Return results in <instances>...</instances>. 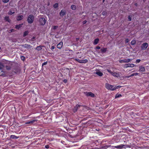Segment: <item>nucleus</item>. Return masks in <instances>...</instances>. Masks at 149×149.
Instances as JSON below:
<instances>
[{
  "instance_id": "42",
  "label": "nucleus",
  "mask_w": 149,
  "mask_h": 149,
  "mask_svg": "<svg viewBox=\"0 0 149 149\" xmlns=\"http://www.w3.org/2000/svg\"><path fill=\"white\" fill-rule=\"evenodd\" d=\"M47 64V62H44L42 64V66H43V65H46Z\"/></svg>"
},
{
  "instance_id": "60",
  "label": "nucleus",
  "mask_w": 149,
  "mask_h": 149,
  "mask_svg": "<svg viewBox=\"0 0 149 149\" xmlns=\"http://www.w3.org/2000/svg\"><path fill=\"white\" fill-rule=\"evenodd\" d=\"M145 1V0H143V1H144V2Z\"/></svg>"
},
{
  "instance_id": "21",
  "label": "nucleus",
  "mask_w": 149,
  "mask_h": 149,
  "mask_svg": "<svg viewBox=\"0 0 149 149\" xmlns=\"http://www.w3.org/2000/svg\"><path fill=\"white\" fill-rule=\"evenodd\" d=\"M79 106L78 104L76 105V106L73 109V111L74 112H75L77 111V108Z\"/></svg>"
},
{
  "instance_id": "1",
  "label": "nucleus",
  "mask_w": 149,
  "mask_h": 149,
  "mask_svg": "<svg viewBox=\"0 0 149 149\" xmlns=\"http://www.w3.org/2000/svg\"><path fill=\"white\" fill-rule=\"evenodd\" d=\"M105 88L108 90L114 91L116 88H114V86L111 85L108 83H106L105 85Z\"/></svg>"
},
{
  "instance_id": "16",
  "label": "nucleus",
  "mask_w": 149,
  "mask_h": 149,
  "mask_svg": "<svg viewBox=\"0 0 149 149\" xmlns=\"http://www.w3.org/2000/svg\"><path fill=\"white\" fill-rule=\"evenodd\" d=\"M107 48L103 47L101 49V51L102 53H105L107 51Z\"/></svg>"
},
{
  "instance_id": "55",
  "label": "nucleus",
  "mask_w": 149,
  "mask_h": 149,
  "mask_svg": "<svg viewBox=\"0 0 149 149\" xmlns=\"http://www.w3.org/2000/svg\"><path fill=\"white\" fill-rule=\"evenodd\" d=\"M87 22V21L86 20H84V24H86Z\"/></svg>"
},
{
  "instance_id": "52",
  "label": "nucleus",
  "mask_w": 149,
  "mask_h": 149,
  "mask_svg": "<svg viewBox=\"0 0 149 149\" xmlns=\"http://www.w3.org/2000/svg\"><path fill=\"white\" fill-rule=\"evenodd\" d=\"M67 81V80L66 79H65L64 80V82L65 83H66Z\"/></svg>"
},
{
  "instance_id": "32",
  "label": "nucleus",
  "mask_w": 149,
  "mask_h": 149,
  "mask_svg": "<svg viewBox=\"0 0 149 149\" xmlns=\"http://www.w3.org/2000/svg\"><path fill=\"white\" fill-rule=\"evenodd\" d=\"M41 49H42L41 47L40 46H38L36 49L38 50H41Z\"/></svg>"
},
{
  "instance_id": "38",
  "label": "nucleus",
  "mask_w": 149,
  "mask_h": 149,
  "mask_svg": "<svg viewBox=\"0 0 149 149\" xmlns=\"http://www.w3.org/2000/svg\"><path fill=\"white\" fill-rule=\"evenodd\" d=\"M121 86H114V88H116V90L118 88H120L121 87Z\"/></svg>"
},
{
  "instance_id": "6",
  "label": "nucleus",
  "mask_w": 149,
  "mask_h": 149,
  "mask_svg": "<svg viewBox=\"0 0 149 149\" xmlns=\"http://www.w3.org/2000/svg\"><path fill=\"white\" fill-rule=\"evenodd\" d=\"M39 22L41 25H44L46 23V20L44 18H41L39 19Z\"/></svg>"
},
{
  "instance_id": "59",
  "label": "nucleus",
  "mask_w": 149,
  "mask_h": 149,
  "mask_svg": "<svg viewBox=\"0 0 149 149\" xmlns=\"http://www.w3.org/2000/svg\"><path fill=\"white\" fill-rule=\"evenodd\" d=\"M33 39H34L35 38L33 37Z\"/></svg>"
},
{
  "instance_id": "39",
  "label": "nucleus",
  "mask_w": 149,
  "mask_h": 149,
  "mask_svg": "<svg viewBox=\"0 0 149 149\" xmlns=\"http://www.w3.org/2000/svg\"><path fill=\"white\" fill-rule=\"evenodd\" d=\"M77 61H78L80 63H82L83 62V60H80L79 59H76Z\"/></svg>"
},
{
  "instance_id": "41",
  "label": "nucleus",
  "mask_w": 149,
  "mask_h": 149,
  "mask_svg": "<svg viewBox=\"0 0 149 149\" xmlns=\"http://www.w3.org/2000/svg\"><path fill=\"white\" fill-rule=\"evenodd\" d=\"M9 0H3V1L4 3H6L7 2H8Z\"/></svg>"
},
{
  "instance_id": "28",
  "label": "nucleus",
  "mask_w": 149,
  "mask_h": 149,
  "mask_svg": "<svg viewBox=\"0 0 149 149\" xmlns=\"http://www.w3.org/2000/svg\"><path fill=\"white\" fill-rule=\"evenodd\" d=\"M128 20L129 21H131L132 20V16L131 15H129L128 17Z\"/></svg>"
},
{
  "instance_id": "33",
  "label": "nucleus",
  "mask_w": 149,
  "mask_h": 149,
  "mask_svg": "<svg viewBox=\"0 0 149 149\" xmlns=\"http://www.w3.org/2000/svg\"><path fill=\"white\" fill-rule=\"evenodd\" d=\"M58 6V3H56L54 5V8H57Z\"/></svg>"
},
{
  "instance_id": "26",
  "label": "nucleus",
  "mask_w": 149,
  "mask_h": 149,
  "mask_svg": "<svg viewBox=\"0 0 149 149\" xmlns=\"http://www.w3.org/2000/svg\"><path fill=\"white\" fill-rule=\"evenodd\" d=\"M71 8L73 10H75L76 8V6L74 5H72L71 7Z\"/></svg>"
},
{
  "instance_id": "18",
  "label": "nucleus",
  "mask_w": 149,
  "mask_h": 149,
  "mask_svg": "<svg viewBox=\"0 0 149 149\" xmlns=\"http://www.w3.org/2000/svg\"><path fill=\"white\" fill-rule=\"evenodd\" d=\"M14 13V9H11L9 11L8 14L10 15H12Z\"/></svg>"
},
{
  "instance_id": "9",
  "label": "nucleus",
  "mask_w": 149,
  "mask_h": 149,
  "mask_svg": "<svg viewBox=\"0 0 149 149\" xmlns=\"http://www.w3.org/2000/svg\"><path fill=\"white\" fill-rule=\"evenodd\" d=\"M86 95L87 96H91L92 97H93L95 96V94L91 92H86Z\"/></svg>"
},
{
  "instance_id": "49",
  "label": "nucleus",
  "mask_w": 149,
  "mask_h": 149,
  "mask_svg": "<svg viewBox=\"0 0 149 149\" xmlns=\"http://www.w3.org/2000/svg\"><path fill=\"white\" fill-rule=\"evenodd\" d=\"M107 147L108 148L111 147V145H107Z\"/></svg>"
},
{
  "instance_id": "22",
  "label": "nucleus",
  "mask_w": 149,
  "mask_h": 149,
  "mask_svg": "<svg viewBox=\"0 0 149 149\" xmlns=\"http://www.w3.org/2000/svg\"><path fill=\"white\" fill-rule=\"evenodd\" d=\"M5 67V66L3 63L0 62V70L3 69Z\"/></svg>"
},
{
  "instance_id": "27",
  "label": "nucleus",
  "mask_w": 149,
  "mask_h": 149,
  "mask_svg": "<svg viewBox=\"0 0 149 149\" xmlns=\"http://www.w3.org/2000/svg\"><path fill=\"white\" fill-rule=\"evenodd\" d=\"M22 24H19L18 25H16L15 26V28L17 29H19L22 26Z\"/></svg>"
},
{
  "instance_id": "30",
  "label": "nucleus",
  "mask_w": 149,
  "mask_h": 149,
  "mask_svg": "<svg viewBox=\"0 0 149 149\" xmlns=\"http://www.w3.org/2000/svg\"><path fill=\"white\" fill-rule=\"evenodd\" d=\"M121 96H122V95L121 94H117L116 95L115 98H117L119 97H120Z\"/></svg>"
},
{
  "instance_id": "17",
  "label": "nucleus",
  "mask_w": 149,
  "mask_h": 149,
  "mask_svg": "<svg viewBox=\"0 0 149 149\" xmlns=\"http://www.w3.org/2000/svg\"><path fill=\"white\" fill-rule=\"evenodd\" d=\"M65 13V11L63 10H62L60 13V15L61 16H64Z\"/></svg>"
},
{
  "instance_id": "24",
  "label": "nucleus",
  "mask_w": 149,
  "mask_h": 149,
  "mask_svg": "<svg viewBox=\"0 0 149 149\" xmlns=\"http://www.w3.org/2000/svg\"><path fill=\"white\" fill-rule=\"evenodd\" d=\"M136 41L134 39H133L131 42V44L132 45H134L136 43Z\"/></svg>"
},
{
  "instance_id": "48",
  "label": "nucleus",
  "mask_w": 149,
  "mask_h": 149,
  "mask_svg": "<svg viewBox=\"0 0 149 149\" xmlns=\"http://www.w3.org/2000/svg\"><path fill=\"white\" fill-rule=\"evenodd\" d=\"M55 48V47H54V46H53L52 47H51V49L52 50V49H54Z\"/></svg>"
},
{
  "instance_id": "58",
  "label": "nucleus",
  "mask_w": 149,
  "mask_h": 149,
  "mask_svg": "<svg viewBox=\"0 0 149 149\" xmlns=\"http://www.w3.org/2000/svg\"><path fill=\"white\" fill-rule=\"evenodd\" d=\"M105 0H103L102 1V2L103 3H104V1H105Z\"/></svg>"
},
{
  "instance_id": "13",
  "label": "nucleus",
  "mask_w": 149,
  "mask_h": 149,
  "mask_svg": "<svg viewBox=\"0 0 149 149\" xmlns=\"http://www.w3.org/2000/svg\"><path fill=\"white\" fill-rule=\"evenodd\" d=\"M22 46L25 48L27 49H30L31 47L30 45L26 44L23 45Z\"/></svg>"
},
{
  "instance_id": "54",
  "label": "nucleus",
  "mask_w": 149,
  "mask_h": 149,
  "mask_svg": "<svg viewBox=\"0 0 149 149\" xmlns=\"http://www.w3.org/2000/svg\"><path fill=\"white\" fill-rule=\"evenodd\" d=\"M104 148H108V147H107V146H104Z\"/></svg>"
},
{
  "instance_id": "62",
  "label": "nucleus",
  "mask_w": 149,
  "mask_h": 149,
  "mask_svg": "<svg viewBox=\"0 0 149 149\" xmlns=\"http://www.w3.org/2000/svg\"><path fill=\"white\" fill-rule=\"evenodd\" d=\"M1 49V48L0 47V49Z\"/></svg>"
},
{
  "instance_id": "40",
  "label": "nucleus",
  "mask_w": 149,
  "mask_h": 149,
  "mask_svg": "<svg viewBox=\"0 0 149 149\" xmlns=\"http://www.w3.org/2000/svg\"><path fill=\"white\" fill-rule=\"evenodd\" d=\"M141 61V60L140 59H137L136 61V63H139Z\"/></svg>"
},
{
  "instance_id": "11",
  "label": "nucleus",
  "mask_w": 149,
  "mask_h": 149,
  "mask_svg": "<svg viewBox=\"0 0 149 149\" xmlns=\"http://www.w3.org/2000/svg\"><path fill=\"white\" fill-rule=\"evenodd\" d=\"M63 45V43L62 42H60L57 45V48L61 49L62 48Z\"/></svg>"
},
{
  "instance_id": "50",
  "label": "nucleus",
  "mask_w": 149,
  "mask_h": 149,
  "mask_svg": "<svg viewBox=\"0 0 149 149\" xmlns=\"http://www.w3.org/2000/svg\"><path fill=\"white\" fill-rule=\"evenodd\" d=\"M87 60H84V63L87 62Z\"/></svg>"
},
{
  "instance_id": "19",
  "label": "nucleus",
  "mask_w": 149,
  "mask_h": 149,
  "mask_svg": "<svg viewBox=\"0 0 149 149\" xmlns=\"http://www.w3.org/2000/svg\"><path fill=\"white\" fill-rule=\"evenodd\" d=\"M132 60L131 59H124L125 63H128L131 61Z\"/></svg>"
},
{
  "instance_id": "4",
  "label": "nucleus",
  "mask_w": 149,
  "mask_h": 149,
  "mask_svg": "<svg viewBox=\"0 0 149 149\" xmlns=\"http://www.w3.org/2000/svg\"><path fill=\"white\" fill-rule=\"evenodd\" d=\"M108 72L114 77H118L119 76V74L115 72H112L110 70H107Z\"/></svg>"
},
{
  "instance_id": "12",
  "label": "nucleus",
  "mask_w": 149,
  "mask_h": 149,
  "mask_svg": "<svg viewBox=\"0 0 149 149\" xmlns=\"http://www.w3.org/2000/svg\"><path fill=\"white\" fill-rule=\"evenodd\" d=\"M139 71L142 72H144L145 71L144 67L141 65L139 67Z\"/></svg>"
},
{
  "instance_id": "57",
  "label": "nucleus",
  "mask_w": 149,
  "mask_h": 149,
  "mask_svg": "<svg viewBox=\"0 0 149 149\" xmlns=\"http://www.w3.org/2000/svg\"><path fill=\"white\" fill-rule=\"evenodd\" d=\"M45 147L46 148H48V146H46Z\"/></svg>"
},
{
  "instance_id": "43",
  "label": "nucleus",
  "mask_w": 149,
  "mask_h": 149,
  "mask_svg": "<svg viewBox=\"0 0 149 149\" xmlns=\"http://www.w3.org/2000/svg\"><path fill=\"white\" fill-rule=\"evenodd\" d=\"M134 76H136L137 75H138L139 74V73H134Z\"/></svg>"
},
{
  "instance_id": "2",
  "label": "nucleus",
  "mask_w": 149,
  "mask_h": 149,
  "mask_svg": "<svg viewBox=\"0 0 149 149\" xmlns=\"http://www.w3.org/2000/svg\"><path fill=\"white\" fill-rule=\"evenodd\" d=\"M129 145L120 144L119 145L115 146H113L112 147L117 148L121 149L122 148H126L128 147Z\"/></svg>"
},
{
  "instance_id": "44",
  "label": "nucleus",
  "mask_w": 149,
  "mask_h": 149,
  "mask_svg": "<svg viewBox=\"0 0 149 149\" xmlns=\"http://www.w3.org/2000/svg\"><path fill=\"white\" fill-rule=\"evenodd\" d=\"M95 48L97 49H100V46H97Z\"/></svg>"
},
{
  "instance_id": "23",
  "label": "nucleus",
  "mask_w": 149,
  "mask_h": 149,
  "mask_svg": "<svg viewBox=\"0 0 149 149\" xmlns=\"http://www.w3.org/2000/svg\"><path fill=\"white\" fill-rule=\"evenodd\" d=\"M10 138L12 139H17L19 137L15 135H11L10 136Z\"/></svg>"
},
{
  "instance_id": "36",
  "label": "nucleus",
  "mask_w": 149,
  "mask_h": 149,
  "mask_svg": "<svg viewBox=\"0 0 149 149\" xmlns=\"http://www.w3.org/2000/svg\"><path fill=\"white\" fill-rule=\"evenodd\" d=\"M119 62L120 63H125L124 59H123V60H119Z\"/></svg>"
},
{
  "instance_id": "35",
  "label": "nucleus",
  "mask_w": 149,
  "mask_h": 149,
  "mask_svg": "<svg viewBox=\"0 0 149 149\" xmlns=\"http://www.w3.org/2000/svg\"><path fill=\"white\" fill-rule=\"evenodd\" d=\"M129 41V40L128 38H126L125 40V42L126 44Z\"/></svg>"
},
{
  "instance_id": "5",
  "label": "nucleus",
  "mask_w": 149,
  "mask_h": 149,
  "mask_svg": "<svg viewBox=\"0 0 149 149\" xmlns=\"http://www.w3.org/2000/svg\"><path fill=\"white\" fill-rule=\"evenodd\" d=\"M148 44L147 43L145 42L143 44L141 47V49L142 50H145L148 47Z\"/></svg>"
},
{
  "instance_id": "47",
  "label": "nucleus",
  "mask_w": 149,
  "mask_h": 149,
  "mask_svg": "<svg viewBox=\"0 0 149 149\" xmlns=\"http://www.w3.org/2000/svg\"><path fill=\"white\" fill-rule=\"evenodd\" d=\"M10 32H13L14 31V30L13 29H11L10 30Z\"/></svg>"
},
{
  "instance_id": "20",
  "label": "nucleus",
  "mask_w": 149,
  "mask_h": 149,
  "mask_svg": "<svg viewBox=\"0 0 149 149\" xmlns=\"http://www.w3.org/2000/svg\"><path fill=\"white\" fill-rule=\"evenodd\" d=\"M23 15H19L17 17V19L18 21L20 20L23 19Z\"/></svg>"
},
{
  "instance_id": "56",
  "label": "nucleus",
  "mask_w": 149,
  "mask_h": 149,
  "mask_svg": "<svg viewBox=\"0 0 149 149\" xmlns=\"http://www.w3.org/2000/svg\"><path fill=\"white\" fill-rule=\"evenodd\" d=\"M130 77V76H127L126 77L127 78H129V77Z\"/></svg>"
},
{
  "instance_id": "34",
  "label": "nucleus",
  "mask_w": 149,
  "mask_h": 149,
  "mask_svg": "<svg viewBox=\"0 0 149 149\" xmlns=\"http://www.w3.org/2000/svg\"><path fill=\"white\" fill-rule=\"evenodd\" d=\"M89 109V107L84 106V111L88 110Z\"/></svg>"
},
{
  "instance_id": "8",
  "label": "nucleus",
  "mask_w": 149,
  "mask_h": 149,
  "mask_svg": "<svg viewBox=\"0 0 149 149\" xmlns=\"http://www.w3.org/2000/svg\"><path fill=\"white\" fill-rule=\"evenodd\" d=\"M6 73L4 70V68L0 70V76L5 77L6 76Z\"/></svg>"
},
{
  "instance_id": "53",
  "label": "nucleus",
  "mask_w": 149,
  "mask_h": 149,
  "mask_svg": "<svg viewBox=\"0 0 149 149\" xmlns=\"http://www.w3.org/2000/svg\"><path fill=\"white\" fill-rule=\"evenodd\" d=\"M133 76H134V74H133V73L132 74H131V75H130V77H132Z\"/></svg>"
},
{
  "instance_id": "25",
  "label": "nucleus",
  "mask_w": 149,
  "mask_h": 149,
  "mask_svg": "<svg viewBox=\"0 0 149 149\" xmlns=\"http://www.w3.org/2000/svg\"><path fill=\"white\" fill-rule=\"evenodd\" d=\"M4 19L9 22H10V20L9 19V17L8 16L5 17H4Z\"/></svg>"
},
{
  "instance_id": "10",
  "label": "nucleus",
  "mask_w": 149,
  "mask_h": 149,
  "mask_svg": "<svg viewBox=\"0 0 149 149\" xmlns=\"http://www.w3.org/2000/svg\"><path fill=\"white\" fill-rule=\"evenodd\" d=\"M37 120H33L30 121L26 122L25 123V124H33L35 122H37Z\"/></svg>"
},
{
  "instance_id": "15",
  "label": "nucleus",
  "mask_w": 149,
  "mask_h": 149,
  "mask_svg": "<svg viewBox=\"0 0 149 149\" xmlns=\"http://www.w3.org/2000/svg\"><path fill=\"white\" fill-rule=\"evenodd\" d=\"M96 74L100 77L102 76L103 75V73L99 70L96 71Z\"/></svg>"
},
{
  "instance_id": "51",
  "label": "nucleus",
  "mask_w": 149,
  "mask_h": 149,
  "mask_svg": "<svg viewBox=\"0 0 149 149\" xmlns=\"http://www.w3.org/2000/svg\"><path fill=\"white\" fill-rule=\"evenodd\" d=\"M134 5L136 6H137L138 5V4L137 3H135V4H134Z\"/></svg>"
},
{
  "instance_id": "7",
  "label": "nucleus",
  "mask_w": 149,
  "mask_h": 149,
  "mask_svg": "<svg viewBox=\"0 0 149 149\" xmlns=\"http://www.w3.org/2000/svg\"><path fill=\"white\" fill-rule=\"evenodd\" d=\"M134 65L133 64L128 63L124 65L123 66V67L124 68H127L129 67L133 68L134 67Z\"/></svg>"
},
{
  "instance_id": "14",
  "label": "nucleus",
  "mask_w": 149,
  "mask_h": 149,
  "mask_svg": "<svg viewBox=\"0 0 149 149\" xmlns=\"http://www.w3.org/2000/svg\"><path fill=\"white\" fill-rule=\"evenodd\" d=\"M99 39L98 38L95 39L94 40V41L93 42V44L94 45H96L99 42Z\"/></svg>"
},
{
  "instance_id": "31",
  "label": "nucleus",
  "mask_w": 149,
  "mask_h": 149,
  "mask_svg": "<svg viewBox=\"0 0 149 149\" xmlns=\"http://www.w3.org/2000/svg\"><path fill=\"white\" fill-rule=\"evenodd\" d=\"M28 31H26L24 32V33L23 34V36L24 37L25 36H26L28 33Z\"/></svg>"
},
{
  "instance_id": "61",
  "label": "nucleus",
  "mask_w": 149,
  "mask_h": 149,
  "mask_svg": "<svg viewBox=\"0 0 149 149\" xmlns=\"http://www.w3.org/2000/svg\"><path fill=\"white\" fill-rule=\"evenodd\" d=\"M27 118H28V117L29 116H27Z\"/></svg>"
},
{
  "instance_id": "45",
  "label": "nucleus",
  "mask_w": 149,
  "mask_h": 149,
  "mask_svg": "<svg viewBox=\"0 0 149 149\" xmlns=\"http://www.w3.org/2000/svg\"><path fill=\"white\" fill-rule=\"evenodd\" d=\"M21 58L22 60H24V57L23 56H21Z\"/></svg>"
},
{
  "instance_id": "46",
  "label": "nucleus",
  "mask_w": 149,
  "mask_h": 149,
  "mask_svg": "<svg viewBox=\"0 0 149 149\" xmlns=\"http://www.w3.org/2000/svg\"><path fill=\"white\" fill-rule=\"evenodd\" d=\"M57 28V26H54L53 27V29H56Z\"/></svg>"
},
{
  "instance_id": "37",
  "label": "nucleus",
  "mask_w": 149,
  "mask_h": 149,
  "mask_svg": "<svg viewBox=\"0 0 149 149\" xmlns=\"http://www.w3.org/2000/svg\"><path fill=\"white\" fill-rule=\"evenodd\" d=\"M102 15H105L107 14V12L105 11H103L102 13Z\"/></svg>"
},
{
  "instance_id": "29",
  "label": "nucleus",
  "mask_w": 149,
  "mask_h": 149,
  "mask_svg": "<svg viewBox=\"0 0 149 149\" xmlns=\"http://www.w3.org/2000/svg\"><path fill=\"white\" fill-rule=\"evenodd\" d=\"M6 67L7 70H10L11 68V66L10 65H7Z\"/></svg>"
},
{
  "instance_id": "3",
  "label": "nucleus",
  "mask_w": 149,
  "mask_h": 149,
  "mask_svg": "<svg viewBox=\"0 0 149 149\" xmlns=\"http://www.w3.org/2000/svg\"><path fill=\"white\" fill-rule=\"evenodd\" d=\"M34 16L33 15H29L27 19V21L29 23L31 24L33 21Z\"/></svg>"
}]
</instances>
